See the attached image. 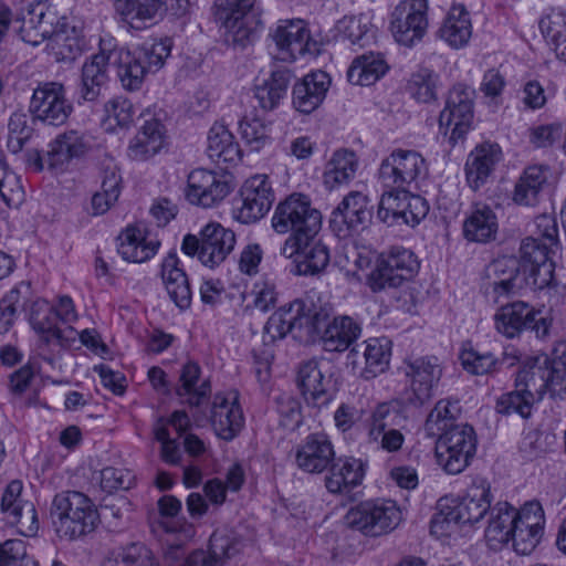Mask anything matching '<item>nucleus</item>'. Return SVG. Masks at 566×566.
<instances>
[{
  "mask_svg": "<svg viewBox=\"0 0 566 566\" xmlns=\"http://www.w3.org/2000/svg\"><path fill=\"white\" fill-rule=\"evenodd\" d=\"M148 549L140 542L115 547L106 554L102 566H138Z\"/></svg>",
  "mask_w": 566,
  "mask_h": 566,
  "instance_id": "obj_63",
  "label": "nucleus"
},
{
  "mask_svg": "<svg viewBox=\"0 0 566 566\" xmlns=\"http://www.w3.org/2000/svg\"><path fill=\"white\" fill-rule=\"evenodd\" d=\"M114 53L94 54L82 67L80 96L87 102L95 101L107 82V65Z\"/></svg>",
  "mask_w": 566,
  "mask_h": 566,
  "instance_id": "obj_39",
  "label": "nucleus"
},
{
  "mask_svg": "<svg viewBox=\"0 0 566 566\" xmlns=\"http://www.w3.org/2000/svg\"><path fill=\"white\" fill-rule=\"evenodd\" d=\"M50 40L59 60H74L82 52L83 40L80 31L75 27H71L66 20H63L61 27Z\"/></svg>",
  "mask_w": 566,
  "mask_h": 566,
  "instance_id": "obj_55",
  "label": "nucleus"
},
{
  "mask_svg": "<svg viewBox=\"0 0 566 566\" xmlns=\"http://www.w3.org/2000/svg\"><path fill=\"white\" fill-rule=\"evenodd\" d=\"M239 132L252 151H260L271 142L270 125L258 116H244L239 122Z\"/></svg>",
  "mask_w": 566,
  "mask_h": 566,
  "instance_id": "obj_58",
  "label": "nucleus"
},
{
  "mask_svg": "<svg viewBox=\"0 0 566 566\" xmlns=\"http://www.w3.org/2000/svg\"><path fill=\"white\" fill-rule=\"evenodd\" d=\"M497 229V217L488 206L476 207L463 222V235L472 242L485 243L495 239Z\"/></svg>",
  "mask_w": 566,
  "mask_h": 566,
  "instance_id": "obj_45",
  "label": "nucleus"
},
{
  "mask_svg": "<svg viewBox=\"0 0 566 566\" xmlns=\"http://www.w3.org/2000/svg\"><path fill=\"white\" fill-rule=\"evenodd\" d=\"M371 219L367 196L352 191L333 211L331 224L339 237H346L363 230Z\"/></svg>",
  "mask_w": 566,
  "mask_h": 566,
  "instance_id": "obj_21",
  "label": "nucleus"
},
{
  "mask_svg": "<svg viewBox=\"0 0 566 566\" xmlns=\"http://www.w3.org/2000/svg\"><path fill=\"white\" fill-rule=\"evenodd\" d=\"M402 418L397 403L380 402L373 408L365 422L367 449L374 452H399L405 443V434L399 427Z\"/></svg>",
  "mask_w": 566,
  "mask_h": 566,
  "instance_id": "obj_4",
  "label": "nucleus"
},
{
  "mask_svg": "<svg viewBox=\"0 0 566 566\" xmlns=\"http://www.w3.org/2000/svg\"><path fill=\"white\" fill-rule=\"evenodd\" d=\"M114 8L124 22L161 20L168 12V0H114Z\"/></svg>",
  "mask_w": 566,
  "mask_h": 566,
  "instance_id": "obj_42",
  "label": "nucleus"
},
{
  "mask_svg": "<svg viewBox=\"0 0 566 566\" xmlns=\"http://www.w3.org/2000/svg\"><path fill=\"white\" fill-rule=\"evenodd\" d=\"M92 142L91 135L76 129L60 134L50 145V165L63 166L73 158L84 156L92 148Z\"/></svg>",
  "mask_w": 566,
  "mask_h": 566,
  "instance_id": "obj_34",
  "label": "nucleus"
},
{
  "mask_svg": "<svg viewBox=\"0 0 566 566\" xmlns=\"http://www.w3.org/2000/svg\"><path fill=\"white\" fill-rule=\"evenodd\" d=\"M429 27L427 0H401L391 13L390 30L401 45L420 42Z\"/></svg>",
  "mask_w": 566,
  "mask_h": 566,
  "instance_id": "obj_12",
  "label": "nucleus"
},
{
  "mask_svg": "<svg viewBox=\"0 0 566 566\" xmlns=\"http://www.w3.org/2000/svg\"><path fill=\"white\" fill-rule=\"evenodd\" d=\"M207 154L213 161L235 164L241 159V149L234 137L222 124H214L208 134Z\"/></svg>",
  "mask_w": 566,
  "mask_h": 566,
  "instance_id": "obj_48",
  "label": "nucleus"
},
{
  "mask_svg": "<svg viewBox=\"0 0 566 566\" xmlns=\"http://www.w3.org/2000/svg\"><path fill=\"white\" fill-rule=\"evenodd\" d=\"M274 192L266 175H254L247 179L240 189V198L235 200L233 217L243 224L262 219L271 209Z\"/></svg>",
  "mask_w": 566,
  "mask_h": 566,
  "instance_id": "obj_13",
  "label": "nucleus"
},
{
  "mask_svg": "<svg viewBox=\"0 0 566 566\" xmlns=\"http://www.w3.org/2000/svg\"><path fill=\"white\" fill-rule=\"evenodd\" d=\"M492 493L490 483L482 478L473 480L465 495L450 513L451 518L462 524H474L491 511Z\"/></svg>",
  "mask_w": 566,
  "mask_h": 566,
  "instance_id": "obj_25",
  "label": "nucleus"
},
{
  "mask_svg": "<svg viewBox=\"0 0 566 566\" xmlns=\"http://www.w3.org/2000/svg\"><path fill=\"white\" fill-rule=\"evenodd\" d=\"M298 388L308 405L321 408L331 400L328 387L331 379L325 377L322 367L315 360L303 363L297 371Z\"/></svg>",
  "mask_w": 566,
  "mask_h": 566,
  "instance_id": "obj_31",
  "label": "nucleus"
},
{
  "mask_svg": "<svg viewBox=\"0 0 566 566\" xmlns=\"http://www.w3.org/2000/svg\"><path fill=\"white\" fill-rule=\"evenodd\" d=\"M237 543L227 535L214 532L209 541V554L195 551L179 566H216L238 553Z\"/></svg>",
  "mask_w": 566,
  "mask_h": 566,
  "instance_id": "obj_44",
  "label": "nucleus"
},
{
  "mask_svg": "<svg viewBox=\"0 0 566 566\" xmlns=\"http://www.w3.org/2000/svg\"><path fill=\"white\" fill-rule=\"evenodd\" d=\"M231 192L226 176L207 169H195L188 176L186 198L191 205L211 208Z\"/></svg>",
  "mask_w": 566,
  "mask_h": 566,
  "instance_id": "obj_18",
  "label": "nucleus"
},
{
  "mask_svg": "<svg viewBox=\"0 0 566 566\" xmlns=\"http://www.w3.org/2000/svg\"><path fill=\"white\" fill-rule=\"evenodd\" d=\"M269 36L275 43L281 60H295L308 50L310 35L302 20H281L271 29Z\"/></svg>",
  "mask_w": 566,
  "mask_h": 566,
  "instance_id": "obj_26",
  "label": "nucleus"
},
{
  "mask_svg": "<svg viewBox=\"0 0 566 566\" xmlns=\"http://www.w3.org/2000/svg\"><path fill=\"white\" fill-rule=\"evenodd\" d=\"M235 234L220 223L210 222L200 231V239L187 234L181 244L185 254L197 255L199 261L210 269L220 265L233 251Z\"/></svg>",
  "mask_w": 566,
  "mask_h": 566,
  "instance_id": "obj_6",
  "label": "nucleus"
},
{
  "mask_svg": "<svg viewBox=\"0 0 566 566\" xmlns=\"http://www.w3.org/2000/svg\"><path fill=\"white\" fill-rule=\"evenodd\" d=\"M538 377L542 381L537 394L539 399L546 391L554 395L556 391L566 389V342L557 345L553 352V358L546 354L533 357V378Z\"/></svg>",
  "mask_w": 566,
  "mask_h": 566,
  "instance_id": "obj_24",
  "label": "nucleus"
},
{
  "mask_svg": "<svg viewBox=\"0 0 566 566\" xmlns=\"http://www.w3.org/2000/svg\"><path fill=\"white\" fill-rule=\"evenodd\" d=\"M380 198L377 218L384 222L391 224L395 221L406 217V200L408 191L406 189L388 188Z\"/></svg>",
  "mask_w": 566,
  "mask_h": 566,
  "instance_id": "obj_59",
  "label": "nucleus"
},
{
  "mask_svg": "<svg viewBox=\"0 0 566 566\" xmlns=\"http://www.w3.org/2000/svg\"><path fill=\"white\" fill-rule=\"evenodd\" d=\"M293 305L302 318L305 335H311L318 329L334 310L328 298L314 290L307 292L302 298L293 301Z\"/></svg>",
  "mask_w": 566,
  "mask_h": 566,
  "instance_id": "obj_38",
  "label": "nucleus"
},
{
  "mask_svg": "<svg viewBox=\"0 0 566 566\" xmlns=\"http://www.w3.org/2000/svg\"><path fill=\"white\" fill-rule=\"evenodd\" d=\"M530 505L525 502L517 511L507 502H499L491 509L485 539L492 549L496 551L511 541L517 555L531 554Z\"/></svg>",
  "mask_w": 566,
  "mask_h": 566,
  "instance_id": "obj_2",
  "label": "nucleus"
},
{
  "mask_svg": "<svg viewBox=\"0 0 566 566\" xmlns=\"http://www.w3.org/2000/svg\"><path fill=\"white\" fill-rule=\"evenodd\" d=\"M335 457L334 444L324 432L310 433L295 448L296 467L310 474H321L327 471Z\"/></svg>",
  "mask_w": 566,
  "mask_h": 566,
  "instance_id": "obj_19",
  "label": "nucleus"
},
{
  "mask_svg": "<svg viewBox=\"0 0 566 566\" xmlns=\"http://www.w3.org/2000/svg\"><path fill=\"white\" fill-rule=\"evenodd\" d=\"M256 0H216L214 18L224 28V41L234 49H244L258 36L260 21L248 17Z\"/></svg>",
  "mask_w": 566,
  "mask_h": 566,
  "instance_id": "obj_5",
  "label": "nucleus"
},
{
  "mask_svg": "<svg viewBox=\"0 0 566 566\" xmlns=\"http://www.w3.org/2000/svg\"><path fill=\"white\" fill-rule=\"evenodd\" d=\"M472 34L469 12L463 6H453L438 31L439 38L452 48L465 45Z\"/></svg>",
  "mask_w": 566,
  "mask_h": 566,
  "instance_id": "obj_47",
  "label": "nucleus"
},
{
  "mask_svg": "<svg viewBox=\"0 0 566 566\" xmlns=\"http://www.w3.org/2000/svg\"><path fill=\"white\" fill-rule=\"evenodd\" d=\"M436 455L438 463L449 474L461 473L476 450V436L472 426L460 423L437 434Z\"/></svg>",
  "mask_w": 566,
  "mask_h": 566,
  "instance_id": "obj_7",
  "label": "nucleus"
},
{
  "mask_svg": "<svg viewBox=\"0 0 566 566\" xmlns=\"http://www.w3.org/2000/svg\"><path fill=\"white\" fill-rule=\"evenodd\" d=\"M427 174V163L419 153L397 149L381 161L378 179L384 188L406 189L424 179Z\"/></svg>",
  "mask_w": 566,
  "mask_h": 566,
  "instance_id": "obj_11",
  "label": "nucleus"
},
{
  "mask_svg": "<svg viewBox=\"0 0 566 566\" xmlns=\"http://www.w3.org/2000/svg\"><path fill=\"white\" fill-rule=\"evenodd\" d=\"M331 86V77L323 71L312 72L293 87V106L303 114L317 109L326 97Z\"/></svg>",
  "mask_w": 566,
  "mask_h": 566,
  "instance_id": "obj_29",
  "label": "nucleus"
},
{
  "mask_svg": "<svg viewBox=\"0 0 566 566\" xmlns=\"http://www.w3.org/2000/svg\"><path fill=\"white\" fill-rule=\"evenodd\" d=\"M117 251L128 262L143 263L150 260L158 251L160 242L148 235L140 224L127 226L117 238Z\"/></svg>",
  "mask_w": 566,
  "mask_h": 566,
  "instance_id": "obj_27",
  "label": "nucleus"
},
{
  "mask_svg": "<svg viewBox=\"0 0 566 566\" xmlns=\"http://www.w3.org/2000/svg\"><path fill=\"white\" fill-rule=\"evenodd\" d=\"M29 322L33 331L48 345L55 343L60 346H69L75 340V331L72 327L60 328L55 307L43 298L32 302Z\"/></svg>",
  "mask_w": 566,
  "mask_h": 566,
  "instance_id": "obj_23",
  "label": "nucleus"
},
{
  "mask_svg": "<svg viewBox=\"0 0 566 566\" xmlns=\"http://www.w3.org/2000/svg\"><path fill=\"white\" fill-rule=\"evenodd\" d=\"M390 342L386 338H369L349 350L347 356L353 368L366 380L385 373L390 360Z\"/></svg>",
  "mask_w": 566,
  "mask_h": 566,
  "instance_id": "obj_20",
  "label": "nucleus"
},
{
  "mask_svg": "<svg viewBox=\"0 0 566 566\" xmlns=\"http://www.w3.org/2000/svg\"><path fill=\"white\" fill-rule=\"evenodd\" d=\"M361 324L352 316L338 315L326 326L322 343L326 352L342 353L360 337Z\"/></svg>",
  "mask_w": 566,
  "mask_h": 566,
  "instance_id": "obj_35",
  "label": "nucleus"
},
{
  "mask_svg": "<svg viewBox=\"0 0 566 566\" xmlns=\"http://www.w3.org/2000/svg\"><path fill=\"white\" fill-rule=\"evenodd\" d=\"M287 259L298 255L295 273L298 275H316L324 271L329 263V250L316 237H310L305 242H301L300 247L291 254L281 253Z\"/></svg>",
  "mask_w": 566,
  "mask_h": 566,
  "instance_id": "obj_36",
  "label": "nucleus"
},
{
  "mask_svg": "<svg viewBox=\"0 0 566 566\" xmlns=\"http://www.w3.org/2000/svg\"><path fill=\"white\" fill-rule=\"evenodd\" d=\"M356 154L348 149L336 150L326 163L323 181L326 188L334 189L354 179L358 169Z\"/></svg>",
  "mask_w": 566,
  "mask_h": 566,
  "instance_id": "obj_46",
  "label": "nucleus"
},
{
  "mask_svg": "<svg viewBox=\"0 0 566 566\" xmlns=\"http://www.w3.org/2000/svg\"><path fill=\"white\" fill-rule=\"evenodd\" d=\"M337 36L350 45L364 48L375 38L370 21L365 15L344 17L336 24Z\"/></svg>",
  "mask_w": 566,
  "mask_h": 566,
  "instance_id": "obj_52",
  "label": "nucleus"
},
{
  "mask_svg": "<svg viewBox=\"0 0 566 566\" xmlns=\"http://www.w3.org/2000/svg\"><path fill=\"white\" fill-rule=\"evenodd\" d=\"M0 196L9 208H19L25 199L20 177L0 165Z\"/></svg>",
  "mask_w": 566,
  "mask_h": 566,
  "instance_id": "obj_64",
  "label": "nucleus"
},
{
  "mask_svg": "<svg viewBox=\"0 0 566 566\" xmlns=\"http://www.w3.org/2000/svg\"><path fill=\"white\" fill-rule=\"evenodd\" d=\"M22 482L13 480L6 486L2 493L0 511L9 524H17L21 522L22 512L25 505L30 504V502L22 501Z\"/></svg>",
  "mask_w": 566,
  "mask_h": 566,
  "instance_id": "obj_62",
  "label": "nucleus"
},
{
  "mask_svg": "<svg viewBox=\"0 0 566 566\" xmlns=\"http://www.w3.org/2000/svg\"><path fill=\"white\" fill-rule=\"evenodd\" d=\"M165 129L157 118L145 119L135 137L129 142L128 157L136 161H146L163 148Z\"/></svg>",
  "mask_w": 566,
  "mask_h": 566,
  "instance_id": "obj_32",
  "label": "nucleus"
},
{
  "mask_svg": "<svg viewBox=\"0 0 566 566\" xmlns=\"http://www.w3.org/2000/svg\"><path fill=\"white\" fill-rule=\"evenodd\" d=\"M273 230L285 239L281 253L291 254L310 237H316L322 228V214L312 206L308 196L294 192L280 201L271 219Z\"/></svg>",
  "mask_w": 566,
  "mask_h": 566,
  "instance_id": "obj_1",
  "label": "nucleus"
},
{
  "mask_svg": "<svg viewBox=\"0 0 566 566\" xmlns=\"http://www.w3.org/2000/svg\"><path fill=\"white\" fill-rule=\"evenodd\" d=\"M439 75L432 70L421 69L413 73L408 83V91L419 103H430L437 99Z\"/></svg>",
  "mask_w": 566,
  "mask_h": 566,
  "instance_id": "obj_61",
  "label": "nucleus"
},
{
  "mask_svg": "<svg viewBox=\"0 0 566 566\" xmlns=\"http://www.w3.org/2000/svg\"><path fill=\"white\" fill-rule=\"evenodd\" d=\"M29 111L34 119L50 126L63 125L73 111L63 84L44 82L34 88Z\"/></svg>",
  "mask_w": 566,
  "mask_h": 566,
  "instance_id": "obj_14",
  "label": "nucleus"
},
{
  "mask_svg": "<svg viewBox=\"0 0 566 566\" xmlns=\"http://www.w3.org/2000/svg\"><path fill=\"white\" fill-rule=\"evenodd\" d=\"M530 370L524 366L515 379V390L497 398L496 412L509 416L518 415L523 419L531 416V391H528Z\"/></svg>",
  "mask_w": 566,
  "mask_h": 566,
  "instance_id": "obj_40",
  "label": "nucleus"
},
{
  "mask_svg": "<svg viewBox=\"0 0 566 566\" xmlns=\"http://www.w3.org/2000/svg\"><path fill=\"white\" fill-rule=\"evenodd\" d=\"M502 159V150L497 144L483 143L478 145L468 156L465 176L473 190L480 189L490 178L495 166Z\"/></svg>",
  "mask_w": 566,
  "mask_h": 566,
  "instance_id": "obj_30",
  "label": "nucleus"
},
{
  "mask_svg": "<svg viewBox=\"0 0 566 566\" xmlns=\"http://www.w3.org/2000/svg\"><path fill=\"white\" fill-rule=\"evenodd\" d=\"M63 20L66 19L60 18L48 0L32 2L22 15L21 39L29 44L39 45L56 32Z\"/></svg>",
  "mask_w": 566,
  "mask_h": 566,
  "instance_id": "obj_17",
  "label": "nucleus"
},
{
  "mask_svg": "<svg viewBox=\"0 0 566 566\" xmlns=\"http://www.w3.org/2000/svg\"><path fill=\"white\" fill-rule=\"evenodd\" d=\"M327 470L325 488L332 494H349L354 488L361 484L365 475L361 460L353 457H335Z\"/></svg>",
  "mask_w": 566,
  "mask_h": 566,
  "instance_id": "obj_28",
  "label": "nucleus"
},
{
  "mask_svg": "<svg viewBox=\"0 0 566 566\" xmlns=\"http://www.w3.org/2000/svg\"><path fill=\"white\" fill-rule=\"evenodd\" d=\"M535 222L538 237L533 238V285L543 290L554 277V262L549 253L557 228L554 218L546 210L536 217Z\"/></svg>",
  "mask_w": 566,
  "mask_h": 566,
  "instance_id": "obj_16",
  "label": "nucleus"
},
{
  "mask_svg": "<svg viewBox=\"0 0 566 566\" xmlns=\"http://www.w3.org/2000/svg\"><path fill=\"white\" fill-rule=\"evenodd\" d=\"M460 412L458 401L439 400L434 408L430 411L424 423V430L429 437H436L442 432H446L455 423V418Z\"/></svg>",
  "mask_w": 566,
  "mask_h": 566,
  "instance_id": "obj_56",
  "label": "nucleus"
},
{
  "mask_svg": "<svg viewBox=\"0 0 566 566\" xmlns=\"http://www.w3.org/2000/svg\"><path fill=\"white\" fill-rule=\"evenodd\" d=\"M179 260L176 252H169L161 263V279L171 301L181 310L191 304V289L188 277L178 266Z\"/></svg>",
  "mask_w": 566,
  "mask_h": 566,
  "instance_id": "obj_37",
  "label": "nucleus"
},
{
  "mask_svg": "<svg viewBox=\"0 0 566 566\" xmlns=\"http://www.w3.org/2000/svg\"><path fill=\"white\" fill-rule=\"evenodd\" d=\"M488 276L492 280L493 292L497 296L517 294L527 284L525 272H521L516 260L497 259L488 266Z\"/></svg>",
  "mask_w": 566,
  "mask_h": 566,
  "instance_id": "obj_33",
  "label": "nucleus"
},
{
  "mask_svg": "<svg viewBox=\"0 0 566 566\" xmlns=\"http://www.w3.org/2000/svg\"><path fill=\"white\" fill-rule=\"evenodd\" d=\"M31 293L29 282H20L0 300V328L8 331L14 323L19 307H24Z\"/></svg>",
  "mask_w": 566,
  "mask_h": 566,
  "instance_id": "obj_57",
  "label": "nucleus"
},
{
  "mask_svg": "<svg viewBox=\"0 0 566 566\" xmlns=\"http://www.w3.org/2000/svg\"><path fill=\"white\" fill-rule=\"evenodd\" d=\"M210 421L219 438L226 441L234 439L244 424V416L239 403V395L237 391L217 394L214 396Z\"/></svg>",
  "mask_w": 566,
  "mask_h": 566,
  "instance_id": "obj_22",
  "label": "nucleus"
},
{
  "mask_svg": "<svg viewBox=\"0 0 566 566\" xmlns=\"http://www.w3.org/2000/svg\"><path fill=\"white\" fill-rule=\"evenodd\" d=\"M461 365L464 370L472 375H488L499 370L503 363L514 366L518 360L520 356L516 349L511 352H504L503 358H496L492 353H481L474 348H465L460 354Z\"/></svg>",
  "mask_w": 566,
  "mask_h": 566,
  "instance_id": "obj_43",
  "label": "nucleus"
},
{
  "mask_svg": "<svg viewBox=\"0 0 566 566\" xmlns=\"http://www.w3.org/2000/svg\"><path fill=\"white\" fill-rule=\"evenodd\" d=\"M171 40L169 38L146 42L133 52L145 64L146 72H157L170 55Z\"/></svg>",
  "mask_w": 566,
  "mask_h": 566,
  "instance_id": "obj_60",
  "label": "nucleus"
},
{
  "mask_svg": "<svg viewBox=\"0 0 566 566\" xmlns=\"http://www.w3.org/2000/svg\"><path fill=\"white\" fill-rule=\"evenodd\" d=\"M538 27L553 44L556 56L566 62V9L553 10L539 20Z\"/></svg>",
  "mask_w": 566,
  "mask_h": 566,
  "instance_id": "obj_53",
  "label": "nucleus"
},
{
  "mask_svg": "<svg viewBox=\"0 0 566 566\" xmlns=\"http://www.w3.org/2000/svg\"><path fill=\"white\" fill-rule=\"evenodd\" d=\"M51 517L56 534L66 539H75L92 532L98 522L93 502L77 491L56 494L51 506Z\"/></svg>",
  "mask_w": 566,
  "mask_h": 566,
  "instance_id": "obj_3",
  "label": "nucleus"
},
{
  "mask_svg": "<svg viewBox=\"0 0 566 566\" xmlns=\"http://www.w3.org/2000/svg\"><path fill=\"white\" fill-rule=\"evenodd\" d=\"M345 518L352 528L367 536H380L399 525L401 512L392 501H365L352 507Z\"/></svg>",
  "mask_w": 566,
  "mask_h": 566,
  "instance_id": "obj_10",
  "label": "nucleus"
},
{
  "mask_svg": "<svg viewBox=\"0 0 566 566\" xmlns=\"http://www.w3.org/2000/svg\"><path fill=\"white\" fill-rule=\"evenodd\" d=\"M117 75L127 91H138L147 74L143 64L133 51H119L117 54Z\"/></svg>",
  "mask_w": 566,
  "mask_h": 566,
  "instance_id": "obj_54",
  "label": "nucleus"
},
{
  "mask_svg": "<svg viewBox=\"0 0 566 566\" xmlns=\"http://www.w3.org/2000/svg\"><path fill=\"white\" fill-rule=\"evenodd\" d=\"M298 332L294 337L302 338L304 334L302 318L298 316L293 302L274 312L264 326V337L271 342L284 338L287 334Z\"/></svg>",
  "mask_w": 566,
  "mask_h": 566,
  "instance_id": "obj_50",
  "label": "nucleus"
},
{
  "mask_svg": "<svg viewBox=\"0 0 566 566\" xmlns=\"http://www.w3.org/2000/svg\"><path fill=\"white\" fill-rule=\"evenodd\" d=\"M402 370L409 379L408 401L422 406L434 395L442 377V366L436 356L417 357L403 361Z\"/></svg>",
  "mask_w": 566,
  "mask_h": 566,
  "instance_id": "obj_15",
  "label": "nucleus"
},
{
  "mask_svg": "<svg viewBox=\"0 0 566 566\" xmlns=\"http://www.w3.org/2000/svg\"><path fill=\"white\" fill-rule=\"evenodd\" d=\"M420 264L415 253L402 247H394L381 253L375 269L368 275V286L373 292L398 287L411 280Z\"/></svg>",
  "mask_w": 566,
  "mask_h": 566,
  "instance_id": "obj_8",
  "label": "nucleus"
},
{
  "mask_svg": "<svg viewBox=\"0 0 566 566\" xmlns=\"http://www.w3.org/2000/svg\"><path fill=\"white\" fill-rule=\"evenodd\" d=\"M494 318L497 332L512 338L531 321V306L526 302H514L502 306Z\"/></svg>",
  "mask_w": 566,
  "mask_h": 566,
  "instance_id": "obj_51",
  "label": "nucleus"
},
{
  "mask_svg": "<svg viewBox=\"0 0 566 566\" xmlns=\"http://www.w3.org/2000/svg\"><path fill=\"white\" fill-rule=\"evenodd\" d=\"M200 375L201 369L197 363L188 361L182 366L179 377L180 386L176 389V394L180 398L185 397L191 407H199L211 391L209 380H203L197 386Z\"/></svg>",
  "mask_w": 566,
  "mask_h": 566,
  "instance_id": "obj_49",
  "label": "nucleus"
},
{
  "mask_svg": "<svg viewBox=\"0 0 566 566\" xmlns=\"http://www.w3.org/2000/svg\"><path fill=\"white\" fill-rule=\"evenodd\" d=\"M388 69L382 53L369 51L353 60L347 78L354 85L369 86L380 80Z\"/></svg>",
  "mask_w": 566,
  "mask_h": 566,
  "instance_id": "obj_41",
  "label": "nucleus"
},
{
  "mask_svg": "<svg viewBox=\"0 0 566 566\" xmlns=\"http://www.w3.org/2000/svg\"><path fill=\"white\" fill-rule=\"evenodd\" d=\"M475 90L465 84H455L449 92L446 106L440 113V128H447L444 135L449 134V143L454 147L462 143L473 124Z\"/></svg>",
  "mask_w": 566,
  "mask_h": 566,
  "instance_id": "obj_9",
  "label": "nucleus"
}]
</instances>
